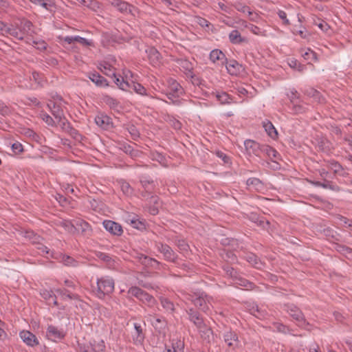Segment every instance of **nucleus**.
Returning <instances> with one entry per match:
<instances>
[{"label":"nucleus","instance_id":"nucleus-1","mask_svg":"<svg viewBox=\"0 0 352 352\" xmlns=\"http://www.w3.org/2000/svg\"><path fill=\"white\" fill-rule=\"evenodd\" d=\"M114 290V280L109 277H102L97 280L96 295L102 298L105 295L112 293Z\"/></svg>","mask_w":352,"mask_h":352},{"label":"nucleus","instance_id":"nucleus-2","mask_svg":"<svg viewBox=\"0 0 352 352\" xmlns=\"http://www.w3.org/2000/svg\"><path fill=\"white\" fill-rule=\"evenodd\" d=\"M284 310L286 311L289 316L297 322L298 325L300 327H305L309 325L302 311L294 304H285Z\"/></svg>","mask_w":352,"mask_h":352},{"label":"nucleus","instance_id":"nucleus-3","mask_svg":"<svg viewBox=\"0 0 352 352\" xmlns=\"http://www.w3.org/2000/svg\"><path fill=\"white\" fill-rule=\"evenodd\" d=\"M128 294L136 297L138 300L148 306L151 307L155 305L156 302L153 296L138 287H131L129 289Z\"/></svg>","mask_w":352,"mask_h":352},{"label":"nucleus","instance_id":"nucleus-4","mask_svg":"<svg viewBox=\"0 0 352 352\" xmlns=\"http://www.w3.org/2000/svg\"><path fill=\"white\" fill-rule=\"evenodd\" d=\"M109 4L116 8L122 13H129L132 15H135L133 10H135V8L126 1L122 0H110Z\"/></svg>","mask_w":352,"mask_h":352},{"label":"nucleus","instance_id":"nucleus-5","mask_svg":"<svg viewBox=\"0 0 352 352\" xmlns=\"http://www.w3.org/2000/svg\"><path fill=\"white\" fill-rule=\"evenodd\" d=\"M156 246L158 251L163 254L164 258L166 261H171L173 263L176 262L177 255L169 245L159 243L157 244Z\"/></svg>","mask_w":352,"mask_h":352},{"label":"nucleus","instance_id":"nucleus-6","mask_svg":"<svg viewBox=\"0 0 352 352\" xmlns=\"http://www.w3.org/2000/svg\"><path fill=\"white\" fill-rule=\"evenodd\" d=\"M74 231L72 233H80L82 235L89 234L91 232V226L85 221L78 219L74 220Z\"/></svg>","mask_w":352,"mask_h":352},{"label":"nucleus","instance_id":"nucleus-7","mask_svg":"<svg viewBox=\"0 0 352 352\" xmlns=\"http://www.w3.org/2000/svg\"><path fill=\"white\" fill-rule=\"evenodd\" d=\"M210 298L206 294L201 293L198 297L192 300V302L195 307L206 313L209 310L208 303L210 302Z\"/></svg>","mask_w":352,"mask_h":352},{"label":"nucleus","instance_id":"nucleus-8","mask_svg":"<svg viewBox=\"0 0 352 352\" xmlns=\"http://www.w3.org/2000/svg\"><path fill=\"white\" fill-rule=\"evenodd\" d=\"M104 228L113 235H122L123 230L120 224L111 220H105L102 223Z\"/></svg>","mask_w":352,"mask_h":352},{"label":"nucleus","instance_id":"nucleus-9","mask_svg":"<svg viewBox=\"0 0 352 352\" xmlns=\"http://www.w3.org/2000/svg\"><path fill=\"white\" fill-rule=\"evenodd\" d=\"M244 145L249 154L252 153L256 156L261 155L262 144L252 140H247L244 142Z\"/></svg>","mask_w":352,"mask_h":352},{"label":"nucleus","instance_id":"nucleus-10","mask_svg":"<svg viewBox=\"0 0 352 352\" xmlns=\"http://www.w3.org/2000/svg\"><path fill=\"white\" fill-rule=\"evenodd\" d=\"M187 314L189 316V320L195 324L198 329L200 327H203V324L205 322L202 316L193 308H190L187 310Z\"/></svg>","mask_w":352,"mask_h":352},{"label":"nucleus","instance_id":"nucleus-11","mask_svg":"<svg viewBox=\"0 0 352 352\" xmlns=\"http://www.w3.org/2000/svg\"><path fill=\"white\" fill-rule=\"evenodd\" d=\"M46 333L47 338L52 341H56L57 339L60 340L65 337L63 331L53 325L48 326Z\"/></svg>","mask_w":352,"mask_h":352},{"label":"nucleus","instance_id":"nucleus-12","mask_svg":"<svg viewBox=\"0 0 352 352\" xmlns=\"http://www.w3.org/2000/svg\"><path fill=\"white\" fill-rule=\"evenodd\" d=\"M20 337L23 341L30 346H34L38 344V340L32 333L28 331H23L20 333Z\"/></svg>","mask_w":352,"mask_h":352},{"label":"nucleus","instance_id":"nucleus-13","mask_svg":"<svg viewBox=\"0 0 352 352\" xmlns=\"http://www.w3.org/2000/svg\"><path fill=\"white\" fill-rule=\"evenodd\" d=\"M135 333L133 335V343L135 345H141L143 344L145 334L143 332L142 327L140 324L134 323Z\"/></svg>","mask_w":352,"mask_h":352},{"label":"nucleus","instance_id":"nucleus-14","mask_svg":"<svg viewBox=\"0 0 352 352\" xmlns=\"http://www.w3.org/2000/svg\"><path fill=\"white\" fill-rule=\"evenodd\" d=\"M47 107L50 109L52 114L55 117L59 122H62L63 116V111L60 108V106L53 101H50L47 103Z\"/></svg>","mask_w":352,"mask_h":352},{"label":"nucleus","instance_id":"nucleus-15","mask_svg":"<svg viewBox=\"0 0 352 352\" xmlns=\"http://www.w3.org/2000/svg\"><path fill=\"white\" fill-rule=\"evenodd\" d=\"M140 182L142 188L147 192H153L156 185L153 179L148 178L146 176H141Z\"/></svg>","mask_w":352,"mask_h":352},{"label":"nucleus","instance_id":"nucleus-16","mask_svg":"<svg viewBox=\"0 0 352 352\" xmlns=\"http://www.w3.org/2000/svg\"><path fill=\"white\" fill-rule=\"evenodd\" d=\"M89 78L98 87H103L109 86L107 79L97 72L89 74Z\"/></svg>","mask_w":352,"mask_h":352},{"label":"nucleus","instance_id":"nucleus-17","mask_svg":"<svg viewBox=\"0 0 352 352\" xmlns=\"http://www.w3.org/2000/svg\"><path fill=\"white\" fill-rule=\"evenodd\" d=\"M247 186L250 190L256 191H261L264 189V184L258 178L251 177L249 178L246 182Z\"/></svg>","mask_w":352,"mask_h":352},{"label":"nucleus","instance_id":"nucleus-18","mask_svg":"<svg viewBox=\"0 0 352 352\" xmlns=\"http://www.w3.org/2000/svg\"><path fill=\"white\" fill-rule=\"evenodd\" d=\"M210 59L214 63H217V61H220L221 65H223L225 63V61L227 60V58L226 57V55L220 50H218V49L213 50L210 52Z\"/></svg>","mask_w":352,"mask_h":352},{"label":"nucleus","instance_id":"nucleus-19","mask_svg":"<svg viewBox=\"0 0 352 352\" xmlns=\"http://www.w3.org/2000/svg\"><path fill=\"white\" fill-rule=\"evenodd\" d=\"M137 258L138 261L146 267H156V266L160 265V262H158L155 258H151L142 254L138 255Z\"/></svg>","mask_w":352,"mask_h":352},{"label":"nucleus","instance_id":"nucleus-20","mask_svg":"<svg viewBox=\"0 0 352 352\" xmlns=\"http://www.w3.org/2000/svg\"><path fill=\"white\" fill-rule=\"evenodd\" d=\"M250 219L263 230H267L269 227V221L266 220L263 217H259L256 214L252 213L250 216Z\"/></svg>","mask_w":352,"mask_h":352},{"label":"nucleus","instance_id":"nucleus-21","mask_svg":"<svg viewBox=\"0 0 352 352\" xmlns=\"http://www.w3.org/2000/svg\"><path fill=\"white\" fill-rule=\"evenodd\" d=\"M95 255L100 260L104 262L108 267L112 268L115 267V260L109 254L98 251L95 252Z\"/></svg>","mask_w":352,"mask_h":352},{"label":"nucleus","instance_id":"nucleus-22","mask_svg":"<svg viewBox=\"0 0 352 352\" xmlns=\"http://www.w3.org/2000/svg\"><path fill=\"white\" fill-rule=\"evenodd\" d=\"M137 216L133 215V217H129L127 219V221L129 222L130 225L140 231H142L146 229V222L144 220H140L137 218Z\"/></svg>","mask_w":352,"mask_h":352},{"label":"nucleus","instance_id":"nucleus-23","mask_svg":"<svg viewBox=\"0 0 352 352\" xmlns=\"http://www.w3.org/2000/svg\"><path fill=\"white\" fill-rule=\"evenodd\" d=\"M110 120H111V118L109 116L104 115V114L98 115L95 118L96 124L98 126H100L104 129H109V125L111 124Z\"/></svg>","mask_w":352,"mask_h":352},{"label":"nucleus","instance_id":"nucleus-24","mask_svg":"<svg viewBox=\"0 0 352 352\" xmlns=\"http://www.w3.org/2000/svg\"><path fill=\"white\" fill-rule=\"evenodd\" d=\"M224 65H226L228 72L232 75H236L239 72L241 67V65L235 60H230L229 61L227 60L225 61Z\"/></svg>","mask_w":352,"mask_h":352},{"label":"nucleus","instance_id":"nucleus-25","mask_svg":"<svg viewBox=\"0 0 352 352\" xmlns=\"http://www.w3.org/2000/svg\"><path fill=\"white\" fill-rule=\"evenodd\" d=\"M316 146L322 152L327 153L331 150V142L325 138H320L316 140Z\"/></svg>","mask_w":352,"mask_h":352},{"label":"nucleus","instance_id":"nucleus-26","mask_svg":"<svg viewBox=\"0 0 352 352\" xmlns=\"http://www.w3.org/2000/svg\"><path fill=\"white\" fill-rule=\"evenodd\" d=\"M212 94L215 96L217 100L219 101L221 104H230L232 102V97L226 92L216 91L215 93L213 92Z\"/></svg>","mask_w":352,"mask_h":352},{"label":"nucleus","instance_id":"nucleus-27","mask_svg":"<svg viewBox=\"0 0 352 352\" xmlns=\"http://www.w3.org/2000/svg\"><path fill=\"white\" fill-rule=\"evenodd\" d=\"M229 39L233 44H241L242 43L247 42V39L242 37L237 30H234L230 33Z\"/></svg>","mask_w":352,"mask_h":352},{"label":"nucleus","instance_id":"nucleus-28","mask_svg":"<svg viewBox=\"0 0 352 352\" xmlns=\"http://www.w3.org/2000/svg\"><path fill=\"white\" fill-rule=\"evenodd\" d=\"M266 155L270 160L277 159L278 153L272 147L267 144H262L261 154Z\"/></svg>","mask_w":352,"mask_h":352},{"label":"nucleus","instance_id":"nucleus-29","mask_svg":"<svg viewBox=\"0 0 352 352\" xmlns=\"http://www.w3.org/2000/svg\"><path fill=\"white\" fill-rule=\"evenodd\" d=\"M113 82L122 90L127 91L129 89V81L124 80L121 76H116L115 73H112Z\"/></svg>","mask_w":352,"mask_h":352},{"label":"nucleus","instance_id":"nucleus-30","mask_svg":"<svg viewBox=\"0 0 352 352\" xmlns=\"http://www.w3.org/2000/svg\"><path fill=\"white\" fill-rule=\"evenodd\" d=\"M148 56L153 65H157L160 62L161 54L154 47H151L148 50Z\"/></svg>","mask_w":352,"mask_h":352},{"label":"nucleus","instance_id":"nucleus-31","mask_svg":"<svg viewBox=\"0 0 352 352\" xmlns=\"http://www.w3.org/2000/svg\"><path fill=\"white\" fill-rule=\"evenodd\" d=\"M129 85L127 91H131V90H133L140 95H147L146 89L141 84L131 81V82H129Z\"/></svg>","mask_w":352,"mask_h":352},{"label":"nucleus","instance_id":"nucleus-32","mask_svg":"<svg viewBox=\"0 0 352 352\" xmlns=\"http://www.w3.org/2000/svg\"><path fill=\"white\" fill-rule=\"evenodd\" d=\"M64 41L67 43L68 44H72L74 42L79 43L83 45H90V42L85 38L80 37L79 36H65L63 38Z\"/></svg>","mask_w":352,"mask_h":352},{"label":"nucleus","instance_id":"nucleus-33","mask_svg":"<svg viewBox=\"0 0 352 352\" xmlns=\"http://www.w3.org/2000/svg\"><path fill=\"white\" fill-rule=\"evenodd\" d=\"M224 341L228 344L229 346H234L232 341L236 342H238V336L234 331H227L223 335Z\"/></svg>","mask_w":352,"mask_h":352},{"label":"nucleus","instance_id":"nucleus-34","mask_svg":"<svg viewBox=\"0 0 352 352\" xmlns=\"http://www.w3.org/2000/svg\"><path fill=\"white\" fill-rule=\"evenodd\" d=\"M169 89L170 95H173V96H179L184 92L183 88L177 81H173L170 84Z\"/></svg>","mask_w":352,"mask_h":352},{"label":"nucleus","instance_id":"nucleus-35","mask_svg":"<svg viewBox=\"0 0 352 352\" xmlns=\"http://www.w3.org/2000/svg\"><path fill=\"white\" fill-rule=\"evenodd\" d=\"M263 127L270 137L274 139L277 137L278 133L271 122H263Z\"/></svg>","mask_w":352,"mask_h":352},{"label":"nucleus","instance_id":"nucleus-36","mask_svg":"<svg viewBox=\"0 0 352 352\" xmlns=\"http://www.w3.org/2000/svg\"><path fill=\"white\" fill-rule=\"evenodd\" d=\"M313 184L317 187H322L323 188H329L333 190H338L339 188L338 186L336 185H334L333 184V182L326 180V179H324V181L323 182L317 181V182H313Z\"/></svg>","mask_w":352,"mask_h":352},{"label":"nucleus","instance_id":"nucleus-37","mask_svg":"<svg viewBox=\"0 0 352 352\" xmlns=\"http://www.w3.org/2000/svg\"><path fill=\"white\" fill-rule=\"evenodd\" d=\"M321 232L329 240L339 241V234L331 228H325Z\"/></svg>","mask_w":352,"mask_h":352},{"label":"nucleus","instance_id":"nucleus-38","mask_svg":"<svg viewBox=\"0 0 352 352\" xmlns=\"http://www.w3.org/2000/svg\"><path fill=\"white\" fill-rule=\"evenodd\" d=\"M56 292L61 296L63 299H65L66 298H68L69 299H77L78 295L70 293L67 289H56Z\"/></svg>","mask_w":352,"mask_h":352},{"label":"nucleus","instance_id":"nucleus-39","mask_svg":"<svg viewBox=\"0 0 352 352\" xmlns=\"http://www.w3.org/2000/svg\"><path fill=\"white\" fill-rule=\"evenodd\" d=\"M104 102L107 104L111 109L117 108L120 102L116 98H113L109 96H104L102 98Z\"/></svg>","mask_w":352,"mask_h":352},{"label":"nucleus","instance_id":"nucleus-40","mask_svg":"<svg viewBox=\"0 0 352 352\" xmlns=\"http://www.w3.org/2000/svg\"><path fill=\"white\" fill-rule=\"evenodd\" d=\"M40 295L45 300L48 301V304H51V298H56V296L54 294L52 290H47L46 289H40Z\"/></svg>","mask_w":352,"mask_h":352},{"label":"nucleus","instance_id":"nucleus-41","mask_svg":"<svg viewBox=\"0 0 352 352\" xmlns=\"http://www.w3.org/2000/svg\"><path fill=\"white\" fill-rule=\"evenodd\" d=\"M246 260L248 262L253 265L256 268H260L261 265H262L261 261L258 258L256 255L254 254H250L247 255Z\"/></svg>","mask_w":352,"mask_h":352},{"label":"nucleus","instance_id":"nucleus-42","mask_svg":"<svg viewBox=\"0 0 352 352\" xmlns=\"http://www.w3.org/2000/svg\"><path fill=\"white\" fill-rule=\"evenodd\" d=\"M337 250L347 258H352V249L351 248L344 245H338L337 246Z\"/></svg>","mask_w":352,"mask_h":352},{"label":"nucleus","instance_id":"nucleus-43","mask_svg":"<svg viewBox=\"0 0 352 352\" xmlns=\"http://www.w3.org/2000/svg\"><path fill=\"white\" fill-rule=\"evenodd\" d=\"M250 314L254 316L255 317L261 319L264 318L266 315V312L265 310H262L258 308V306H253L250 309Z\"/></svg>","mask_w":352,"mask_h":352},{"label":"nucleus","instance_id":"nucleus-44","mask_svg":"<svg viewBox=\"0 0 352 352\" xmlns=\"http://www.w3.org/2000/svg\"><path fill=\"white\" fill-rule=\"evenodd\" d=\"M26 237L28 238L32 243L36 245L39 243V242L42 241L43 239L41 236L38 235L32 231L27 232Z\"/></svg>","mask_w":352,"mask_h":352},{"label":"nucleus","instance_id":"nucleus-45","mask_svg":"<svg viewBox=\"0 0 352 352\" xmlns=\"http://www.w3.org/2000/svg\"><path fill=\"white\" fill-rule=\"evenodd\" d=\"M197 329L200 333L201 336L204 338H209L210 335L212 333V329L206 324V322L203 324V327L201 326Z\"/></svg>","mask_w":352,"mask_h":352},{"label":"nucleus","instance_id":"nucleus-46","mask_svg":"<svg viewBox=\"0 0 352 352\" xmlns=\"http://www.w3.org/2000/svg\"><path fill=\"white\" fill-rule=\"evenodd\" d=\"M161 304L164 309L166 310L173 312L175 310V306L173 302L168 298H164L161 299Z\"/></svg>","mask_w":352,"mask_h":352},{"label":"nucleus","instance_id":"nucleus-47","mask_svg":"<svg viewBox=\"0 0 352 352\" xmlns=\"http://www.w3.org/2000/svg\"><path fill=\"white\" fill-rule=\"evenodd\" d=\"M20 26L21 31H22L23 33H29L33 26V24L29 20L23 19L21 21Z\"/></svg>","mask_w":352,"mask_h":352},{"label":"nucleus","instance_id":"nucleus-48","mask_svg":"<svg viewBox=\"0 0 352 352\" xmlns=\"http://www.w3.org/2000/svg\"><path fill=\"white\" fill-rule=\"evenodd\" d=\"M91 344L92 350L94 352H102L105 349L104 342L102 340H100L98 342H96V341H94V343H91Z\"/></svg>","mask_w":352,"mask_h":352},{"label":"nucleus","instance_id":"nucleus-49","mask_svg":"<svg viewBox=\"0 0 352 352\" xmlns=\"http://www.w3.org/2000/svg\"><path fill=\"white\" fill-rule=\"evenodd\" d=\"M179 65L188 73L192 74L193 67L192 63L186 59H182L179 60Z\"/></svg>","mask_w":352,"mask_h":352},{"label":"nucleus","instance_id":"nucleus-50","mask_svg":"<svg viewBox=\"0 0 352 352\" xmlns=\"http://www.w3.org/2000/svg\"><path fill=\"white\" fill-rule=\"evenodd\" d=\"M120 188L123 193L126 195H129L133 193V188H131L130 184L125 181H122L120 182Z\"/></svg>","mask_w":352,"mask_h":352},{"label":"nucleus","instance_id":"nucleus-51","mask_svg":"<svg viewBox=\"0 0 352 352\" xmlns=\"http://www.w3.org/2000/svg\"><path fill=\"white\" fill-rule=\"evenodd\" d=\"M314 25H317L322 31L324 32H327L329 29L330 26L328 23L322 20L318 19V21H314Z\"/></svg>","mask_w":352,"mask_h":352},{"label":"nucleus","instance_id":"nucleus-52","mask_svg":"<svg viewBox=\"0 0 352 352\" xmlns=\"http://www.w3.org/2000/svg\"><path fill=\"white\" fill-rule=\"evenodd\" d=\"M99 69L104 75L108 76H112V73H114L110 65L108 64H100Z\"/></svg>","mask_w":352,"mask_h":352},{"label":"nucleus","instance_id":"nucleus-53","mask_svg":"<svg viewBox=\"0 0 352 352\" xmlns=\"http://www.w3.org/2000/svg\"><path fill=\"white\" fill-rule=\"evenodd\" d=\"M120 149L123 151L125 153L130 155L131 156H134L135 151L133 147L126 143L122 144L120 145Z\"/></svg>","mask_w":352,"mask_h":352},{"label":"nucleus","instance_id":"nucleus-54","mask_svg":"<svg viewBox=\"0 0 352 352\" xmlns=\"http://www.w3.org/2000/svg\"><path fill=\"white\" fill-rule=\"evenodd\" d=\"M292 32L294 34L299 35L302 38H307L309 35L305 28L302 30H298L296 28V26L293 28Z\"/></svg>","mask_w":352,"mask_h":352},{"label":"nucleus","instance_id":"nucleus-55","mask_svg":"<svg viewBox=\"0 0 352 352\" xmlns=\"http://www.w3.org/2000/svg\"><path fill=\"white\" fill-rule=\"evenodd\" d=\"M329 166L335 173H339L342 170V166L336 161L332 160L329 162Z\"/></svg>","mask_w":352,"mask_h":352},{"label":"nucleus","instance_id":"nucleus-56","mask_svg":"<svg viewBox=\"0 0 352 352\" xmlns=\"http://www.w3.org/2000/svg\"><path fill=\"white\" fill-rule=\"evenodd\" d=\"M63 262L67 266H76L77 263V262L69 256H63Z\"/></svg>","mask_w":352,"mask_h":352},{"label":"nucleus","instance_id":"nucleus-57","mask_svg":"<svg viewBox=\"0 0 352 352\" xmlns=\"http://www.w3.org/2000/svg\"><path fill=\"white\" fill-rule=\"evenodd\" d=\"M292 111L294 113H302L305 111V107L296 102L292 103Z\"/></svg>","mask_w":352,"mask_h":352},{"label":"nucleus","instance_id":"nucleus-58","mask_svg":"<svg viewBox=\"0 0 352 352\" xmlns=\"http://www.w3.org/2000/svg\"><path fill=\"white\" fill-rule=\"evenodd\" d=\"M288 63L291 67L297 69L298 71H302L303 69L304 66L299 63L296 59H290Z\"/></svg>","mask_w":352,"mask_h":352},{"label":"nucleus","instance_id":"nucleus-59","mask_svg":"<svg viewBox=\"0 0 352 352\" xmlns=\"http://www.w3.org/2000/svg\"><path fill=\"white\" fill-rule=\"evenodd\" d=\"M302 56L305 60H316V54L310 50H308L307 52H305L304 54H302Z\"/></svg>","mask_w":352,"mask_h":352},{"label":"nucleus","instance_id":"nucleus-60","mask_svg":"<svg viewBox=\"0 0 352 352\" xmlns=\"http://www.w3.org/2000/svg\"><path fill=\"white\" fill-rule=\"evenodd\" d=\"M153 325L155 329H163L166 326V322L164 318H156L155 322H153Z\"/></svg>","mask_w":352,"mask_h":352},{"label":"nucleus","instance_id":"nucleus-61","mask_svg":"<svg viewBox=\"0 0 352 352\" xmlns=\"http://www.w3.org/2000/svg\"><path fill=\"white\" fill-rule=\"evenodd\" d=\"M61 226L67 229L69 232L72 233L74 231V220L72 221L65 220L61 223Z\"/></svg>","mask_w":352,"mask_h":352},{"label":"nucleus","instance_id":"nucleus-62","mask_svg":"<svg viewBox=\"0 0 352 352\" xmlns=\"http://www.w3.org/2000/svg\"><path fill=\"white\" fill-rule=\"evenodd\" d=\"M287 96L292 104L296 102V100L300 98V94L295 89L292 90L290 94H287Z\"/></svg>","mask_w":352,"mask_h":352},{"label":"nucleus","instance_id":"nucleus-63","mask_svg":"<svg viewBox=\"0 0 352 352\" xmlns=\"http://www.w3.org/2000/svg\"><path fill=\"white\" fill-rule=\"evenodd\" d=\"M43 116V120L45 122V123L47 124H48L49 126H54L56 125L55 124V122L54 120H53V118L50 116L48 115L47 113H43L42 115Z\"/></svg>","mask_w":352,"mask_h":352},{"label":"nucleus","instance_id":"nucleus-64","mask_svg":"<svg viewBox=\"0 0 352 352\" xmlns=\"http://www.w3.org/2000/svg\"><path fill=\"white\" fill-rule=\"evenodd\" d=\"M223 269L226 272L227 275H228L231 277L235 276L236 272L232 267H231L228 265H225L223 267Z\"/></svg>","mask_w":352,"mask_h":352}]
</instances>
